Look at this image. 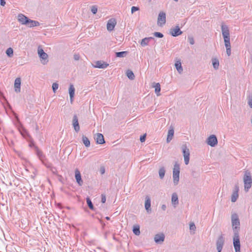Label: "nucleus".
I'll return each instance as SVG.
<instances>
[{
  "instance_id": "nucleus-4",
  "label": "nucleus",
  "mask_w": 252,
  "mask_h": 252,
  "mask_svg": "<svg viewBox=\"0 0 252 252\" xmlns=\"http://www.w3.org/2000/svg\"><path fill=\"white\" fill-rule=\"evenodd\" d=\"M233 243L235 252H240V242L238 230L234 229Z\"/></svg>"
},
{
  "instance_id": "nucleus-2",
  "label": "nucleus",
  "mask_w": 252,
  "mask_h": 252,
  "mask_svg": "<svg viewBox=\"0 0 252 252\" xmlns=\"http://www.w3.org/2000/svg\"><path fill=\"white\" fill-rule=\"evenodd\" d=\"M243 180L245 190L246 192H248L249 189L251 188L252 184V178L250 172H245L243 177Z\"/></svg>"
},
{
  "instance_id": "nucleus-34",
  "label": "nucleus",
  "mask_w": 252,
  "mask_h": 252,
  "mask_svg": "<svg viewBox=\"0 0 252 252\" xmlns=\"http://www.w3.org/2000/svg\"><path fill=\"white\" fill-rule=\"evenodd\" d=\"M6 54L9 57H11L13 55V50L12 48H8L6 51Z\"/></svg>"
},
{
  "instance_id": "nucleus-52",
  "label": "nucleus",
  "mask_w": 252,
  "mask_h": 252,
  "mask_svg": "<svg viewBox=\"0 0 252 252\" xmlns=\"http://www.w3.org/2000/svg\"><path fill=\"white\" fill-rule=\"evenodd\" d=\"M146 38H148V41H149L150 40L153 39L154 38L152 37H146Z\"/></svg>"
},
{
  "instance_id": "nucleus-16",
  "label": "nucleus",
  "mask_w": 252,
  "mask_h": 252,
  "mask_svg": "<svg viewBox=\"0 0 252 252\" xmlns=\"http://www.w3.org/2000/svg\"><path fill=\"white\" fill-rule=\"evenodd\" d=\"M239 189V187L237 185L235 186L234 190L231 195V202H235L236 201L237 198H238V191Z\"/></svg>"
},
{
  "instance_id": "nucleus-36",
  "label": "nucleus",
  "mask_w": 252,
  "mask_h": 252,
  "mask_svg": "<svg viewBox=\"0 0 252 252\" xmlns=\"http://www.w3.org/2000/svg\"><path fill=\"white\" fill-rule=\"evenodd\" d=\"M87 203L88 204V207L89 208L92 210H94V206L91 200V199L89 198H87L86 199Z\"/></svg>"
},
{
  "instance_id": "nucleus-7",
  "label": "nucleus",
  "mask_w": 252,
  "mask_h": 252,
  "mask_svg": "<svg viewBox=\"0 0 252 252\" xmlns=\"http://www.w3.org/2000/svg\"><path fill=\"white\" fill-rule=\"evenodd\" d=\"M231 222L233 227V231L234 232V229L238 230L239 226L240 225V221L238 217V215L236 214H233L231 216Z\"/></svg>"
},
{
  "instance_id": "nucleus-13",
  "label": "nucleus",
  "mask_w": 252,
  "mask_h": 252,
  "mask_svg": "<svg viewBox=\"0 0 252 252\" xmlns=\"http://www.w3.org/2000/svg\"><path fill=\"white\" fill-rule=\"evenodd\" d=\"M72 125L74 130L76 132L80 130V126L79 125L78 119L77 115H74L72 119Z\"/></svg>"
},
{
  "instance_id": "nucleus-50",
  "label": "nucleus",
  "mask_w": 252,
  "mask_h": 252,
  "mask_svg": "<svg viewBox=\"0 0 252 252\" xmlns=\"http://www.w3.org/2000/svg\"><path fill=\"white\" fill-rule=\"evenodd\" d=\"M73 97H71L70 96V102L71 103H72L73 101Z\"/></svg>"
},
{
  "instance_id": "nucleus-11",
  "label": "nucleus",
  "mask_w": 252,
  "mask_h": 252,
  "mask_svg": "<svg viewBox=\"0 0 252 252\" xmlns=\"http://www.w3.org/2000/svg\"><path fill=\"white\" fill-rule=\"evenodd\" d=\"M207 143L211 147H215L218 144L217 137L215 135H210L207 140Z\"/></svg>"
},
{
  "instance_id": "nucleus-53",
  "label": "nucleus",
  "mask_w": 252,
  "mask_h": 252,
  "mask_svg": "<svg viewBox=\"0 0 252 252\" xmlns=\"http://www.w3.org/2000/svg\"><path fill=\"white\" fill-rule=\"evenodd\" d=\"M105 218H106V219L107 220H110V218L109 217H106Z\"/></svg>"
},
{
  "instance_id": "nucleus-3",
  "label": "nucleus",
  "mask_w": 252,
  "mask_h": 252,
  "mask_svg": "<svg viewBox=\"0 0 252 252\" xmlns=\"http://www.w3.org/2000/svg\"><path fill=\"white\" fill-rule=\"evenodd\" d=\"M180 170V164L178 163V162H175L174 164V168L173 169V183L175 186L178 185L179 181Z\"/></svg>"
},
{
  "instance_id": "nucleus-44",
  "label": "nucleus",
  "mask_w": 252,
  "mask_h": 252,
  "mask_svg": "<svg viewBox=\"0 0 252 252\" xmlns=\"http://www.w3.org/2000/svg\"><path fill=\"white\" fill-rule=\"evenodd\" d=\"M36 153L39 158H41L43 156L42 152L39 150H37Z\"/></svg>"
},
{
  "instance_id": "nucleus-19",
  "label": "nucleus",
  "mask_w": 252,
  "mask_h": 252,
  "mask_svg": "<svg viewBox=\"0 0 252 252\" xmlns=\"http://www.w3.org/2000/svg\"><path fill=\"white\" fill-rule=\"evenodd\" d=\"M15 91L16 93H20L21 91V79L17 78L14 82Z\"/></svg>"
},
{
  "instance_id": "nucleus-25",
  "label": "nucleus",
  "mask_w": 252,
  "mask_h": 252,
  "mask_svg": "<svg viewBox=\"0 0 252 252\" xmlns=\"http://www.w3.org/2000/svg\"><path fill=\"white\" fill-rule=\"evenodd\" d=\"M174 131L173 128L169 129L168 131V135L166 139V141L167 143H169L170 142V141L172 140L173 136L174 135Z\"/></svg>"
},
{
  "instance_id": "nucleus-12",
  "label": "nucleus",
  "mask_w": 252,
  "mask_h": 252,
  "mask_svg": "<svg viewBox=\"0 0 252 252\" xmlns=\"http://www.w3.org/2000/svg\"><path fill=\"white\" fill-rule=\"evenodd\" d=\"M108 65V63L102 61H96L94 63V64H93V66L95 68L102 69L106 68Z\"/></svg>"
},
{
  "instance_id": "nucleus-32",
  "label": "nucleus",
  "mask_w": 252,
  "mask_h": 252,
  "mask_svg": "<svg viewBox=\"0 0 252 252\" xmlns=\"http://www.w3.org/2000/svg\"><path fill=\"white\" fill-rule=\"evenodd\" d=\"M126 76L130 80H133L135 78L133 72L130 70H128L126 72Z\"/></svg>"
},
{
  "instance_id": "nucleus-26",
  "label": "nucleus",
  "mask_w": 252,
  "mask_h": 252,
  "mask_svg": "<svg viewBox=\"0 0 252 252\" xmlns=\"http://www.w3.org/2000/svg\"><path fill=\"white\" fill-rule=\"evenodd\" d=\"M68 91L69 96L74 97L75 94V88L73 84H70Z\"/></svg>"
},
{
  "instance_id": "nucleus-40",
  "label": "nucleus",
  "mask_w": 252,
  "mask_h": 252,
  "mask_svg": "<svg viewBox=\"0 0 252 252\" xmlns=\"http://www.w3.org/2000/svg\"><path fill=\"white\" fill-rule=\"evenodd\" d=\"M154 35L156 37H158V38H162V37H163V34L162 33L159 32H155L154 33Z\"/></svg>"
},
{
  "instance_id": "nucleus-24",
  "label": "nucleus",
  "mask_w": 252,
  "mask_h": 252,
  "mask_svg": "<svg viewBox=\"0 0 252 252\" xmlns=\"http://www.w3.org/2000/svg\"><path fill=\"white\" fill-rule=\"evenodd\" d=\"M175 67L179 73H181L183 72V67L182 66L180 60L176 62L175 63Z\"/></svg>"
},
{
  "instance_id": "nucleus-42",
  "label": "nucleus",
  "mask_w": 252,
  "mask_h": 252,
  "mask_svg": "<svg viewBox=\"0 0 252 252\" xmlns=\"http://www.w3.org/2000/svg\"><path fill=\"white\" fill-rule=\"evenodd\" d=\"M189 229L190 230L194 231L196 229V226L193 222H190L189 224Z\"/></svg>"
},
{
  "instance_id": "nucleus-14",
  "label": "nucleus",
  "mask_w": 252,
  "mask_h": 252,
  "mask_svg": "<svg viewBox=\"0 0 252 252\" xmlns=\"http://www.w3.org/2000/svg\"><path fill=\"white\" fill-rule=\"evenodd\" d=\"M116 24V21L115 19H110L107 22V29L108 31H112L114 30L115 25Z\"/></svg>"
},
{
  "instance_id": "nucleus-9",
  "label": "nucleus",
  "mask_w": 252,
  "mask_h": 252,
  "mask_svg": "<svg viewBox=\"0 0 252 252\" xmlns=\"http://www.w3.org/2000/svg\"><path fill=\"white\" fill-rule=\"evenodd\" d=\"M166 23V14L162 11L158 14V25L160 27H162Z\"/></svg>"
},
{
  "instance_id": "nucleus-29",
  "label": "nucleus",
  "mask_w": 252,
  "mask_h": 252,
  "mask_svg": "<svg viewBox=\"0 0 252 252\" xmlns=\"http://www.w3.org/2000/svg\"><path fill=\"white\" fill-rule=\"evenodd\" d=\"M82 141L86 147H89L90 146V141L86 136H82Z\"/></svg>"
},
{
  "instance_id": "nucleus-8",
  "label": "nucleus",
  "mask_w": 252,
  "mask_h": 252,
  "mask_svg": "<svg viewBox=\"0 0 252 252\" xmlns=\"http://www.w3.org/2000/svg\"><path fill=\"white\" fill-rule=\"evenodd\" d=\"M224 244V238L223 235H220L216 242L217 250L218 252H221Z\"/></svg>"
},
{
  "instance_id": "nucleus-28",
  "label": "nucleus",
  "mask_w": 252,
  "mask_h": 252,
  "mask_svg": "<svg viewBox=\"0 0 252 252\" xmlns=\"http://www.w3.org/2000/svg\"><path fill=\"white\" fill-rule=\"evenodd\" d=\"M154 87L155 88V93L157 94L158 96L160 95V86L159 83H157L155 84Z\"/></svg>"
},
{
  "instance_id": "nucleus-37",
  "label": "nucleus",
  "mask_w": 252,
  "mask_h": 252,
  "mask_svg": "<svg viewBox=\"0 0 252 252\" xmlns=\"http://www.w3.org/2000/svg\"><path fill=\"white\" fill-rule=\"evenodd\" d=\"M149 42L148 38H146V37H145L141 40V45L142 46H145L148 44Z\"/></svg>"
},
{
  "instance_id": "nucleus-20",
  "label": "nucleus",
  "mask_w": 252,
  "mask_h": 252,
  "mask_svg": "<svg viewBox=\"0 0 252 252\" xmlns=\"http://www.w3.org/2000/svg\"><path fill=\"white\" fill-rule=\"evenodd\" d=\"M29 18L22 14H19L18 16V20L22 25H26Z\"/></svg>"
},
{
  "instance_id": "nucleus-31",
  "label": "nucleus",
  "mask_w": 252,
  "mask_h": 252,
  "mask_svg": "<svg viewBox=\"0 0 252 252\" xmlns=\"http://www.w3.org/2000/svg\"><path fill=\"white\" fill-rule=\"evenodd\" d=\"M165 168L162 167L160 168L158 171L159 176L161 179H162L165 175Z\"/></svg>"
},
{
  "instance_id": "nucleus-46",
  "label": "nucleus",
  "mask_w": 252,
  "mask_h": 252,
  "mask_svg": "<svg viewBox=\"0 0 252 252\" xmlns=\"http://www.w3.org/2000/svg\"><path fill=\"white\" fill-rule=\"evenodd\" d=\"M73 58L75 61H78L80 59V56L78 54H75L73 56Z\"/></svg>"
},
{
  "instance_id": "nucleus-1",
  "label": "nucleus",
  "mask_w": 252,
  "mask_h": 252,
  "mask_svg": "<svg viewBox=\"0 0 252 252\" xmlns=\"http://www.w3.org/2000/svg\"><path fill=\"white\" fill-rule=\"evenodd\" d=\"M221 30L224 39V45L226 47V54L228 56H229L231 53L229 30L227 25L222 23L221 25Z\"/></svg>"
},
{
  "instance_id": "nucleus-17",
  "label": "nucleus",
  "mask_w": 252,
  "mask_h": 252,
  "mask_svg": "<svg viewBox=\"0 0 252 252\" xmlns=\"http://www.w3.org/2000/svg\"><path fill=\"white\" fill-rule=\"evenodd\" d=\"M145 208L148 213H151V199L148 196L145 197Z\"/></svg>"
},
{
  "instance_id": "nucleus-49",
  "label": "nucleus",
  "mask_w": 252,
  "mask_h": 252,
  "mask_svg": "<svg viewBox=\"0 0 252 252\" xmlns=\"http://www.w3.org/2000/svg\"><path fill=\"white\" fill-rule=\"evenodd\" d=\"M161 209L164 211L166 209V206L165 204L162 205Z\"/></svg>"
},
{
  "instance_id": "nucleus-27",
  "label": "nucleus",
  "mask_w": 252,
  "mask_h": 252,
  "mask_svg": "<svg viewBox=\"0 0 252 252\" xmlns=\"http://www.w3.org/2000/svg\"><path fill=\"white\" fill-rule=\"evenodd\" d=\"M212 64H213V67L215 69L217 70L219 68V61L217 59L215 58V59H212Z\"/></svg>"
},
{
  "instance_id": "nucleus-39",
  "label": "nucleus",
  "mask_w": 252,
  "mask_h": 252,
  "mask_svg": "<svg viewBox=\"0 0 252 252\" xmlns=\"http://www.w3.org/2000/svg\"><path fill=\"white\" fill-rule=\"evenodd\" d=\"M59 88V84L57 83H54L52 84V89L54 93H55Z\"/></svg>"
},
{
  "instance_id": "nucleus-15",
  "label": "nucleus",
  "mask_w": 252,
  "mask_h": 252,
  "mask_svg": "<svg viewBox=\"0 0 252 252\" xmlns=\"http://www.w3.org/2000/svg\"><path fill=\"white\" fill-rule=\"evenodd\" d=\"M75 178L77 184L79 186H82L83 184V181L81 178V173L78 169L75 170Z\"/></svg>"
},
{
  "instance_id": "nucleus-22",
  "label": "nucleus",
  "mask_w": 252,
  "mask_h": 252,
  "mask_svg": "<svg viewBox=\"0 0 252 252\" xmlns=\"http://www.w3.org/2000/svg\"><path fill=\"white\" fill-rule=\"evenodd\" d=\"M96 143L98 144H102L105 143L103 135L101 133H97L95 137Z\"/></svg>"
},
{
  "instance_id": "nucleus-45",
  "label": "nucleus",
  "mask_w": 252,
  "mask_h": 252,
  "mask_svg": "<svg viewBox=\"0 0 252 252\" xmlns=\"http://www.w3.org/2000/svg\"><path fill=\"white\" fill-rule=\"evenodd\" d=\"M146 139V134H144L142 136H140V140L141 142H143L145 141Z\"/></svg>"
},
{
  "instance_id": "nucleus-35",
  "label": "nucleus",
  "mask_w": 252,
  "mask_h": 252,
  "mask_svg": "<svg viewBox=\"0 0 252 252\" xmlns=\"http://www.w3.org/2000/svg\"><path fill=\"white\" fill-rule=\"evenodd\" d=\"M248 103L250 108H252V94L247 96Z\"/></svg>"
},
{
  "instance_id": "nucleus-48",
  "label": "nucleus",
  "mask_w": 252,
  "mask_h": 252,
  "mask_svg": "<svg viewBox=\"0 0 252 252\" xmlns=\"http://www.w3.org/2000/svg\"><path fill=\"white\" fill-rule=\"evenodd\" d=\"M0 4L1 6H4L5 4V1L4 0H0Z\"/></svg>"
},
{
  "instance_id": "nucleus-54",
  "label": "nucleus",
  "mask_w": 252,
  "mask_h": 252,
  "mask_svg": "<svg viewBox=\"0 0 252 252\" xmlns=\"http://www.w3.org/2000/svg\"><path fill=\"white\" fill-rule=\"evenodd\" d=\"M175 1H178V0H174Z\"/></svg>"
},
{
  "instance_id": "nucleus-6",
  "label": "nucleus",
  "mask_w": 252,
  "mask_h": 252,
  "mask_svg": "<svg viewBox=\"0 0 252 252\" xmlns=\"http://www.w3.org/2000/svg\"><path fill=\"white\" fill-rule=\"evenodd\" d=\"M37 51H38V54L40 58L41 59H42V60H41L42 63L43 64H46L48 62L47 59L48 57V55H47V54L45 52H44V50L42 48H40V47H38Z\"/></svg>"
},
{
  "instance_id": "nucleus-41",
  "label": "nucleus",
  "mask_w": 252,
  "mask_h": 252,
  "mask_svg": "<svg viewBox=\"0 0 252 252\" xmlns=\"http://www.w3.org/2000/svg\"><path fill=\"white\" fill-rule=\"evenodd\" d=\"M188 41L191 45L194 44V40L193 37L189 36L188 37Z\"/></svg>"
},
{
  "instance_id": "nucleus-30",
  "label": "nucleus",
  "mask_w": 252,
  "mask_h": 252,
  "mask_svg": "<svg viewBox=\"0 0 252 252\" xmlns=\"http://www.w3.org/2000/svg\"><path fill=\"white\" fill-rule=\"evenodd\" d=\"M127 51H122L116 53V56L118 58H122L126 57L127 55Z\"/></svg>"
},
{
  "instance_id": "nucleus-47",
  "label": "nucleus",
  "mask_w": 252,
  "mask_h": 252,
  "mask_svg": "<svg viewBox=\"0 0 252 252\" xmlns=\"http://www.w3.org/2000/svg\"><path fill=\"white\" fill-rule=\"evenodd\" d=\"M101 202L103 203L106 202V196L104 194H101Z\"/></svg>"
},
{
  "instance_id": "nucleus-43",
  "label": "nucleus",
  "mask_w": 252,
  "mask_h": 252,
  "mask_svg": "<svg viewBox=\"0 0 252 252\" xmlns=\"http://www.w3.org/2000/svg\"><path fill=\"white\" fill-rule=\"evenodd\" d=\"M139 10V8L138 7H137V6H132L131 8V13H133L134 12H135V11H138Z\"/></svg>"
},
{
  "instance_id": "nucleus-23",
  "label": "nucleus",
  "mask_w": 252,
  "mask_h": 252,
  "mask_svg": "<svg viewBox=\"0 0 252 252\" xmlns=\"http://www.w3.org/2000/svg\"><path fill=\"white\" fill-rule=\"evenodd\" d=\"M171 202L173 205L176 206L178 204V197L176 193H173L172 195Z\"/></svg>"
},
{
  "instance_id": "nucleus-5",
  "label": "nucleus",
  "mask_w": 252,
  "mask_h": 252,
  "mask_svg": "<svg viewBox=\"0 0 252 252\" xmlns=\"http://www.w3.org/2000/svg\"><path fill=\"white\" fill-rule=\"evenodd\" d=\"M182 152L184 158V161L186 165H188L189 161V151L186 145L182 146Z\"/></svg>"
},
{
  "instance_id": "nucleus-21",
  "label": "nucleus",
  "mask_w": 252,
  "mask_h": 252,
  "mask_svg": "<svg viewBox=\"0 0 252 252\" xmlns=\"http://www.w3.org/2000/svg\"><path fill=\"white\" fill-rule=\"evenodd\" d=\"M40 24L38 21L32 20L29 19L27 21V24L25 25L29 28L37 27L39 26Z\"/></svg>"
},
{
  "instance_id": "nucleus-51",
  "label": "nucleus",
  "mask_w": 252,
  "mask_h": 252,
  "mask_svg": "<svg viewBox=\"0 0 252 252\" xmlns=\"http://www.w3.org/2000/svg\"><path fill=\"white\" fill-rule=\"evenodd\" d=\"M105 172V169L104 168H103V169H101V174H103Z\"/></svg>"
},
{
  "instance_id": "nucleus-18",
  "label": "nucleus",
  "mask_w": 252,
  "mask_h": 252,
  "mask_svg": "<svg viewBox=\"0 0 252 252\" xmlns=\"http://www.w3.org/2000/svg\"><path fill=\"white\" fill-rule=\"evenodd\" d=\"M164 235L163 233L157 234L155 236L154 240L156 243L160 244L164 240Z\"/></svg>"
},
{
  "instance_id": "nucleus-10",
  "label": "nucleus",
  "mask_w": 252,
  "mask_h": 252,
  "mask_svg": "<svg viewBox=\"0 0 252 252\" xmlns=\"http://www.w3.org/2000/svg\"><path fill=\"white\" fill-rule=\"evenodd\" d=\"M169 33L172 36L176 37L182 34L183 32L180 30L179 25H177L170 29Z\"/></svg>"
},
{
  "instance_id": "nucleus-33",
  "label": "nucleus",
  "mask_w": 252,
  "mask_h": 252,
  "mask_svg": "<svg viewBox=\"0 0 252 252\" xmlns=\"http://www.w3.org/2000/svg\"><path fill=\"white\" fill-rule=\"evenodd\" d=\"M133 232L136 235H139L140 234V228L138 225L135 226L133 228Z\"/></svg>"
},
{
  "instance_id": "nucleus-38",
  "label": "nucleus",
  "mask_w": 252,
  "mask_h": 252,
  "mask_svg": "<svg viewBox=\"0 0 252 252\" xmlns=\"http://www.w3.org/2000/svg\"><path fill=\"white\" fill-rule=\"evenodd\" d=\"M91 12L93 14H96L97 11V7L96 5H93L91 7Z\"/></svg>"
}]
</instances>
